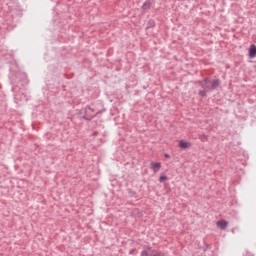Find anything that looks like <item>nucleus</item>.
<instances>
[{
  "instance_id": "obj_6",
  "label": "nucleus",
  "mask_w": 256,
  "mask_h": 256,
  "mask_svg": "<svg viewBox=\"0 0 256 256\" xmlns=\"http://www.w3.org/2000/svg\"><path fill=\"white\" fill-rule=\"evenodd\" d=\"M151 5H153L151 0H146L142 5L143 11H149V9H151Z\"/></svg>"
},
{
  "instance_id": "obj_11",
  "label": "nucleus",
  "mask_w": 256,
  "mask_h": 256,
  "mask_svg": "<svg viewBox=\"0 0 256 256\" xmlns=\"http://www.w3.org/2000/svg\"><path fill=\"white\" fill-rule=\"evenodd\" d=\"M150 256H161V252L157 250H150Z\"/></svg>"
},
{
  "instance_id": "obj_7",
  "label": "nucleus",
  "mask_w": 256,
  "mask_h": 256,
  "mask_svg": "<svg viewBox=\"0 0 256 256\" xmlns=\"http://www.w3.org/2000/svg\"><path fill=\"white\" fill-rule=\"evenodd\" d=\"M179 147H181V149H189V147H191V143L181 140L179 142Z\"/></svg>"
},
{
  "instance_id": "obj_2",
  "label": "nucleus",
  "mask_w": 256,
  "mask_h": 256,
  "mask_svg": "<svg viewBox=\"0 0 256 256\" xmlns=\"http://www.w3.org/2000/svg\"><path fill=\"white\" fill-rule=\"evenodd\" d=\"M95 113V109L91 108V106H86V108L84 109V116L83 119H85L86 121H91V119H95V117H97V115H99V113H102V111Z\"/></svg>"
},
{
  "instance_id": "obj_12",
  "label": "nucleus",
  "mask_w": 256,
  "mask_h": 256,
  "mask_svg": "<svg viewBox=\"0 0 256 256\" xmlns=\"http://www.w3.org/2000/svg\"><path fill=\"white\" fill-rule=\"evenodd\" d=\"M165 181H167V176H166V175H163V176H160V177H159V182H160V183H163V182H165Z\"/></svg>"
},
{
  "instance_id": "obj_1",
  "label": "nucleus",
  "mask_w": 256,
  "mask_h": 256,
  "mask_svg": "<svg viewBox=\"0 0 256 256\" xmlns=\"http://www.w3.org/2000/svg\"><path fill=\"white\" fill-rule=\"evenodd\" d=\"M198 84L205 90V91H215L221 85V80L206 77L203 80L199 81Z\"/></svg>"
},
{
  "instance_id": "obj_14",
  "label": "nucleus",
  "mask_w": 256,
  "mask_h": 256,
  "mask_svg": "<svg viewBox=\"0 0 256 256\" xmlns=\"http://www.w3.org/2000/svg\"><path fill=\"white\" fill-rule=\"evenodd\" d=\"M93 135H94V137H97V135H99V132L95 131V132H93Z\"/></svg>"
},
{
  "instance_id": "obj_4",
  "label": "nucleus",
  "mask_w": 256,
  "mask_h": 256,
  "mask_svg": "<svg viewBox=\"0 0 256 256\" xmlns=\"http://www.w3.org/2000/svg\"><path fill=\"white\" fill-rule=\"evenodd\" d=\"M150 168L153 169L154 173H157L159 169H161V163L160 162H151Z\"/></svg>"
},
{
  "instance_id": "obj_3",
  "label": "nucleus",
  "mask_w": 256,
  "mask_h": 256,
  "mask_svg": "<svg viewBox=\"0 0 256 256\" xmlns=\"http://www.w3.org/2000/svg\"><path fill=\"white\" fill-rule=\"evenodd\" d=\"M217 227H219L222 231H225L227 229V226L229 225V222L225 220H219L216 223Z\"/></svg>"
},
{
  "instance_id": "obj_15",
  "label": "nucleus",
  "mask_w": 256,
  "mask_h": 256,
  "mask_svg": "<svg viewBox=\"0 0 256 256\" xmlns=\"http://www.w3.org/2000/svg\"><path fill=\"white\" fill-rule=\"evenodd\" d=\"M164 157H166V159H169V157H171L169 154H164Z\"/></svg>"
},
{
  "instance_id": "obj_9",
  "label": "nucleus",
  "mask_w": 256,
  "mask_h": 256,
  "mask_svg": "<svg viewBox=\"0 0 256 256\" xmlns=\"http://www.w3.org/2000/svg\"><path fill=\"white\" fill-rule=\"evenodd\" d=\"M198 138L200 139V141H202V143H206V141H208L207 135L205 134H199Z\"/></svg>"
},
{
  "instance_id": "obj_5",
  "label": "nucleus",
  "mask_w": 256,
  "mask_h": 256,
  "mask_svg": "<svg viewBox=\"0 0 256 256\" xmlns=\"http://www.w3.org/2000/svg\"><path fill=\"white\" fill-rule=\"evenodd\" d=\"M249 57L250 59H253L256 57V46L255 44H252L249 48Z\"/></svg>"
},
{
  "instance_id": "obj_13",
  "label": "nucleus",
  "mask_w": 256,
  "mask_h": 256,
  "mask_svg": "<svg viewBox=\"0 0 256 256\" xmlns=\"http://www.w3.org/2000/svg\"><path fill=\"white\" fill-rule=\"evenodd\" d=\"M140 256H151V255H150V252H149V251L143 250V251L141 252Z\"/></svg>"
},
{
  "instance_id": "obj_8",
  "label": "nucleus",
  "mask_w": 256,
  "mask_h": 256,
  "mask_svg": "<svg viewBox=\"0 0 256 256\" xmlns=\"http://www.w3.org/2000/svg\"><path fill=\"white\" fill-rule=\"evenodd\" d=\"M153 27H155V20L150 19L147 23L146 29H153Z\"/></svg>"
},
{
  "instance_id": "obj_10",
  "label": "nucleus",
  "mask_w": 256,
  "mask_h": 256,
  "mask_svg": "<svg viewBox=\"0 0 256 256\" xmlns=\"http://www.w3.org/2000/svg\"><path fill=\"white\" fill-rule=\"evenodd\" d=\"M207 93H209L208 90L203 89V90H199L198 95L200 97H207Z\"/></svg>"
}]
</instances>
